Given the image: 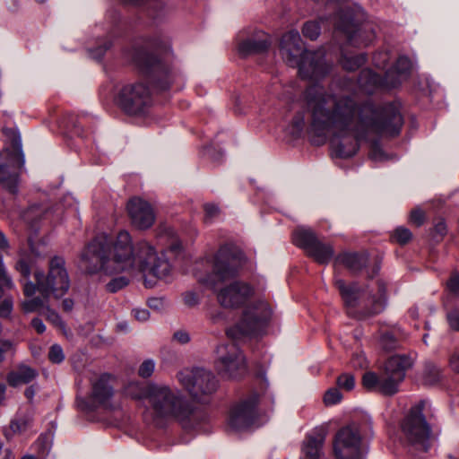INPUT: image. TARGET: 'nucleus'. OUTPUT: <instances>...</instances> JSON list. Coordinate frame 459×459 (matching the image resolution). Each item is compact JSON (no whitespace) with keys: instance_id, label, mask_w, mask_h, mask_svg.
Segmentation results:
<instances>
[{"instance_id":"nucleus-13","label":"nucleus","mask_w":459,"mask_h":459,"mask_svg":"<svg viewBox=\"0 0 459 459\" xmlns=\"http://www.w3.org/2000/svg\"><path fill=\"white\" fill-rule=\"evenodd\" d=\"M424 405L425 403L421 401L411 407L402 423V431L412 446L427 452L429 447L430 428L422 414Z\"/></svg>"},{"instance_id":"nucleus-41","label":"nucleus","mask_w":459,"mask_h":459,"mask_svg":"<svg viewBox=\"0 0 459 459\" xmlns=\"http://www.w3.org/2000/svg\"><path fill=\"white\" fill-rule=\"evenodd\" d=\"M15 346L16 343L12 340L0 341V363L4 360L7 354L14 352Z\"/></svg>"},{"instance_id":"nucleus-52","label":"nucleus","mask_w":459,"mask_h":459,"mask_svg":"<svg viewBox=\"0 0 459 459\" xmlns=\"http://www.w3.org/2000/svg\"><path fill=\"white\" fill-rule=\"evenodd\" d=\"M13 299L6 298L0 304V316L1 317H9L13 311Z\"/></svg>"},{"instance_id":"nucleus-27","label":"nucleus","mask_w":459,"mask_h":459,"mask_svg":"<svg viewBox=\"0 0 459 459\" xmlns=\"http://www.w3.org/2000/svg\"><path fill=\"white\" fill-rule=\"evenodd\" d=\"M0 183L10 193L16 194L18 191L19 175L16 171L11 170L5 165H0Z\"/></svg>"},{"instance_id":"nucleus-15","label":"nucleus","mask_w":459,"mask_h":459,"mask_svg":"<svg viewBox=\"0 0 459 459\" xmlns=\"http://www.w3.org/2000/svg\"><path fill=\"white\" fill-rule=\"evenodd\" d=\"M117 103L129 115H141L152 104L150 89L142 82L125 85L119 91Z\"/></svg>"},{"instance_id":"nucleus-63","label":"nucleus","mask_w":459,"mask_h":459,"mask_svg":"<svg viewBox=\"0 0 459 459\" xmlns=\"http://www.w3.org/2000/svg\"><path fill=\"white\" fill-rule=\"evenodd\" d=\"M74 307V300L71 299H65L62 302V308L65 312L72 311Z\"/></svg>"},{"instance_id":"nucleus-9","label":"nucleus","mask_w":459,"mask_h":459,"mask_svg":"<svg viewBox=\"0 0 459 459\" xmlns=\"http://www.w3.org/2000/svg\"><path fill=\"white\" fill-rule=\"evenodd\" d=\"M411 68V61L407 56H401L386 70L384 78L370 70H363L359 74V83L368 93L373 92L377 87L396 88L409 78Z\"/></svg>"},{"instance_id":"nucleus-19","label":"nucleus","mask_w":459,"mask_h":459,"mask_svg":"<svg viewBox=\"0 0 459 459\" xmlns=\"http://www.w3.org/2000/svg\"><path fill=\"white\" fill-rule=\"evenodd\" d=\"M258 395L251 394L232 407L229 416V425L235 430L250 428L257 417L256 405Z\"/></svg>"},{"instance_id":"nucleus-8","label":"nucleus","mask_w":459,"mask_h":459,"mask_svg":"<svg viewBox=\"0 0 459 459\" xmlns=\"http://www.w3.org/2000/svg\"><path fill=\"white\" fill-rule=\"evenodd\" d=\"M244 263L243 253L233 245L221 246L214 255L212 273L200 281L208 288L215 289L218 282L233 278Z\"/></svg>"},{"instance_id":"nucleus-1","label":"nucleus","mask_w":459,"mask_h":459,"mask_svg":"<svg viewBox=\"0 0 459 459\" xmlns=\"http://www.w3.org/2000/svg\"><path fill=\"white\" fill-rule=\"evenodd\" d=\"M310 114V132L323 143L332 137L337 157L350 158L359 150V142L368 134L397 135L403 124L395 104L376 109L370 103H360L352 94L342 91H325L318 84L305 91Z\"/></svg>"},{"instance_id":"nucleus-6","label":"nucleus","mask_w":459,"mask_h":459,"mask_svg":"<svg viewBox=\"0 0 459 459\" xmlns=\"http://www.w3.org/2000/svg\"><path fill=\"white\" fill-rule=\"evenodd\" d=\"M412 366L410 356L394 355L385 362L381 376L372 371L364 373L362 385L368 391L378 392L384 395H394L399 390L406 371Z\"/></svg>"},{"instance_id":"nucleus-46","label":"nucleus","mask_w":459,"mask_h":459,"mask_svg":"<svg viewBox=\"0 0 459 459\" xmlns=\"http://www.w3.org/2000/svg\"><path fill=\"white\" fill-rule=\"evenodd\" d=\"M373 62L376 67L379 69H385L389 62V53L386 51H380L374 55Z\"/></svg>"},{"instance_id":"nucleus-54","label":"nucleus","mask_w":459,"mask_h":459,"mask_svg":"<svg viewBox=\"0 0 459 459\" xmlns=\"http://www.w3.org/2000/svg\"><path fill=\"white\" fill-rule=\"evenodd\" d=\"M204 212L206 219L212 220L219 213V207L214 204H204Z\"/></svg>"},{"instance_id":"nucleus-10","label":"nucleus","mask_w":459,"mask_h":459,"mask_svg":"<svg viewBox=\"0 0 459 459\" xmlns=\"http://www.w3.org/2000/svg\"><path fill=\"white\" fill-rule=\"evenodd\" d=\"M134 62L143 76L159 91L168 90L175 81L176 74L169 65L152 53L140 52Z\"/></svg>"},{"instance_id":"nucleus-18","label":"nucleus","mask_w":459,"mask_h":459,"mask_svg":"<svg viewBox=\"0 0 459 459\" xmlns=\"http://www.w3.org/2000/svg\"><path fill=\"white\" fill-rule=\"evenodd\" d=\"M293 239L297 246L304 248L319 264H328L333 256V247L319 241L315 232L310 229H297Z\"/></svg>"},{"instance_id":"nucleus-56","label":"nucleus","mask_w":459,"mask_h":459,"mask_svg":"<svg viewBox=\"0 0 459 459\" xmlns=\"http://www.w3.org/2000/svg\"><path fill=\"white\" fill-rule=\"evenodd\" d=\"M134 316L140 322H145L150 317V313L145 308H135L133 310Z\"/></svg>"},{"instance_id":"nucleus-40","label":"nucleus","mask_w":459,"mask_h":459,"mask_svg":"<svg viewBox=\"0 0 459 459\" xmlns=\"http://www.w3.org/2000/svg\"><path fill=\"white\" fill-rule=\"evenodd\" d=\"M305 126V116L303 113H298L292 119L290 133L297 136L299 135L304 129Z\"/></svg>"},{"instance_id":"nucleus-33","label":"nucleus","mask_w":459,"mask_h":459,"mask_svg":"<svg viewBox=\"0 0 459 459\" xmlns=\"http://www.w3.org/2000/svg\"><path fill=\"white\" fill-rule=\"evenodd\" d=\"M321 32L319 22L310 21L304 23L302 27V34L304 37L315 40L318 38Z\"/></svg>"},{"instance_id":"nucleus-57","label":"nucleus","mask_w":459,"mask_h":459,"mask_svg":"<svg viewBox=\"0 0 459 459\" xmlns=\"http://www.w3.org/2000/svg\"><path fill=\"white\" fill-rule=\"evenodd\" d=\"M184 302L188 307H194L198 304V297L194 292H186L184 294Z\"/></svg>"},{"instance_id":"nucleus-21","label":"nucleus","mask_w":459,"mask_h":459,"mask_svg":"<svg viewBox=\"0 0 459 459\" xmlns=\"http://www.w3.org/2000/svg\"><path fill=\"white\" fill-rule=\"evenodd\" d=\"M127 212L132 224L137 229H149L155 221L152 207L142 198H131L127 203Z\"/></svg>"},{"instance_id":"nucleus-49","label":"nucleus","mask_w":459,"mask_h":459,"mask_svg":"<svg viewBox=\"0 0 459 459\" xmlns=\"http://www.w3.org/2000/svg\"><path fill=\"white\" fill-rule=\"evenodd\" d=\"M15 269L21 273L22 277L28 279L30 274V266L29 263L23 258H20L16 263Z\"/></svg>"},{"instance_id":"nucleus-17","label":"nucleus","mask_w":459,"mask_h":459,"mask_svg":"<svg viewBox=\"0 0 459 459\" xmlns=\"http://www.w3.org/2000/svg\"><path fill=\"white\" fill-rule=\"evenodd\" d=\"M216 368L227 377H238L246 372V360L236 343L221 344L217 347Z\"/></svg>"},{"instance_id":"nucleus-38","label":"nucleus","mask_w":459,"mask_h":459,"mask_svg":"<svg viewBox=\"0 0 459 459\" xmlns=\"http://www.w3.org/2000/svg\"><path fill=\"white\" fill-rule=\"evenodd\" d=\"M380 345L385 351H391L398 347L399 342L393 333L385 332L380 337Z\"/></svg>"},{"instance_id":"nucleus-25","label":"nucleus","mask_w":459,"mask_h":459,"mask_svg":"<svg viewBox=\"0 0 459 459\" xmlns=\"http://www.w3.org/2000/svg\"><path fill=\"white\" fill-rule=\"evenodd\" d=\"M37 376L38 373L35 369L26 365H21L15 370L8 374L7 381L10 385L17 386L22 384L30 383Z\"/></svg>"},{"instance_id":"nucleus-37","label":"nucleus","mask_w":459,"mask_h":459,"mask_svg":"<svg viewBox=\"0 0 459 459\" xmlns=\"http://www.w3.org/2000/svg\"><path fill=\"white\" fill-rule=\"evenodd\" d=\"M411 238L412 233L411 232L410 230L404 227L396 228L392 234V238L400 245H404L408 243L411 239Z\"/></svg>"},{"instance_id":"nucleus-24","label":"nucleus","mask_w":459,"mask_h":459,"mask_svg":"<svg viewBox=\"0 0 459 459\" xmlns=\"http://www.w3.org/2000/svg\"><path fill=\"white\" fill-rule=\"evenodd\" d=\"M365 254L344 253L335 258V262L345 265L352 273L359 272L368 263Z\"/></svg>"},{"instance_id":"nucleus-36","label":"nucleus","mask_w":459,"mask_h":459,"mask_svg":"<svg viewBox=\"0 0 459 459\" xmlns=\"http://www.w3.org/2000/svg\"><path fill=\"white\" fill-rule=\"evenodd\" d=\"M3 133L6 136L12 138V145H13V149L21 156V160H19V162H20V165L22 166L24 164L25 160H24V155L22 152V140H21L20 135L18 134H16V132H14L13 130L6 129V128H3Z\"/></svg>"},{"instance_id":"nucleus-61","label":"nucleus","mask_w":459,"mask_h":459,"mask_svg":"<svg viewBox=\"0 0 459 459\" xmlns=\"http://www.w3.org/2000/svg\"><path fill=\"white\" fill-rule=\"evenodd\" d=\"M31 325L37 331L38 333H43L46 330V326L43 321L38 317L32 319Z\"/></svg>"},{"instance_id":"nucleus-5","label":"nucleus","mask_w":459,"mask_h":459,"mask_svg":"<svg viewBox=\"0 0 459 459\" xmlns=\"http://www.w3.org/2000/svg\"><path fill=\"white\" fill-rule=\"evenodd\" d=\"M345 306L350 309H357L359 317L370 316L381 313L386 304L383 282H377V292L372 294V290L362 288L357 282L346 283L342 279L335 280Z\"/></svg>"},{"instance_id":"nucleus-28","label":"nucleus","mask_w":459,"mask_h":459,"mask_svg":"<svg viewBox=\"0 0 459 459\" xmlns=\"http://www.w3.org/2000/svg\"><path fill=\"white\" fill-rule=\"evenodd\" d=\"M333 25L337 30H340L346 35L347 40L351 44H359L357 41V34L359 31L354 30V25L351 23L350 19L342 20L340 17L337 21L336 17H334ZM360 44L366 45L367 43L361 42Z\"/></svg>"},{"instance_id":"nucleus-45","label":"nucleus","mask_w":459,"mask_h":459,"mask_svg":"<svg viewBox=\"0 0 459 459\" xmlns=\"http://www.w3.org/2000/svg\"><path fill=\"white\" fill-rule=\"evenodd\" d=\"M0 280L3 282V285L4 287H6L7 289H9V290L13 289L14 284L13 282L12 278L7 273L2 255H0Z\"/></svg>"},{"instance_id":"nucleus-14","label":"nucleus","mask_w":459,"mask_h":459,"mask_svg":"<svg viewBox=\"0 0 459 459\" xmlns=\"http://www.w3.org/2000/svg\"><path fill=\"white\" fill-rule=\"evenodd\" d=\"M113 377L108 374H103L91 381V392L88 400L77 398V405L83 411H92L99 407L106 410L115 409L113 397L115 394Z\"/></svg>"},{"instance_id":"nucleus-60","label":"nucleus","mask_w":459,"mask_h":459,"mask_svg":"<svg viewBox=\"0 0 459 459\" xmlns=\"http://www.w3.org/2000/svg\"><path fill=\"white\" fill-rule=\"evenodd\" d=\"M370 158L374 160H382L385 158V153L378 146H374L371 152Z\"/></svg>"},{"instance_id":"nucleus-11","label":"nucleus","mask_w":459,"mask_h":459,"mask_svg":"<svg viewBox=\"0 0 459 459\" xmlns=\"http://www.w3.org/2000/svg\"><path fill=\"white\" fill-rule=\"evenodd\" d=\"M272 310L263 300L248 305L243 311L240 320L227 330V335L233 339L258 333L270 320Z\"/></svg>"},{"instance_id":"nucleus-64","label":"nucleus","mask_w":459,"mask_h":459,"mask_svg":"<svg viewBox=\"0 0 459 459\" xmlns=\"http://www.w3.org/2000/svg\"><path fill=\"white\" fill-rule=\"evenodd\" d=\"M35 394H36V389L33 385H30L28 388H26L25 393H24L26 398L30 401H31L34 398Z\"/></svg>"},{"instance_id":"nucleus-29","label":"nucleus","mask_w":459,"mask_h":459,"mask_svg":"<svg viewBox=\"0 0 459 459\" xmlns=\"http://www.w3.org/2000/svg\"><path fill=\"white\" fill-rule=\"evenodd\" d=\"M27 216H35L39 220L56 223L60 221L62 214H54V211L50 208L43 209L39 205H33L29 209Z\"/></svg>"},{"instance_id":"nucleus-32","label":"nucleus","mask_w":459,"mask_h":459,"mask_svg":"<svg viewBox=\"0 0 459 459\" xmlns=\"http://www.w3.org/2000/svg\"><path fill=\"white\" fill-rule=\"evenodd\" d=\"M366 62L364 55L358 56H343L342 58V65L344 69L348 71H354L360 67Z\"/></svg>"},{"instance_id":"nucleus-53","label":"nucleus","mask_w":459,"mask_h":459,"mask_svg":"<svg viewBox=\"0 0 459 459\" xmlns=\"http://www.w3.org/2000/svg\"><path fill=\"white\" fill-rule=\"evenodd\" d=\"M410 220L412 223L419 227L424 222L425 213L420 208H415L411 212Z\"/></svg>"},{"instance_id":"nucleus-23","label":"nucleus","mask_w":459,"mask_h":459,"mask_svg":"<svg viewBox=\"0 0 459 459\" xmlns=\"http://www.w3.org/2000/svg\"><path fill=\"white\" fill-rule=\"evenodd\" d=\"M324 442L325 434L321 430L307 434L301 446L300 459H320Z\"/></svg>"},{"instance_id":"nucleus-62","label":"nucleus","mask_w":459,"mask_h":459,"mask_svg":"<svg viewBox=\"0 0 459 459\" xmlns=\"http://www.w3.org/2000/svg\"><path fill=\"white\" fill-rule=\"evenodd\" d=\"M110 44H105L104 46H100L97 48L94 51H91V55L95 59H100L105 53V51L109 48Z\"/></svg>"},{"instance_id":"nucleus-47","label":"nucleus","mask_w":459,"mask_h":459,"mask_svg":"<svg viewBox=\"0 0 459 459\" xmlns=\"http://www.w3.org/2000/svg\"><path fill=\"white\" fill-rule=\"evenodd\" d=\"M342 399V394L338 389H330L328 390L325 396L324 402L326 405H332L339 403Z\"/></svg>"},{"instance_id":"nucleus-50","label":"nucleus","mask_w":459,"mask_h":459,"mask_svg":"<svg viewBox=\"0 0 459 459\" xmlns=\"http://www.w3.org/2000/svg\"><path fill=\"white\" fill-rule=\"evenodd\" d=\"M447 289L449 291L459 297V273H455L450 277L449 281H447Z\"/></svg>"},{"instance_id":"nucleus-26","label":"nucleus","mask_w":459,"mask_h":459,"mask_svg":"<svg viewBox=\"0 0 459 459\" xmlns=\"http://www.w3.org/2000/svg\"><path fill=\"white\" fill-rule=\"evenodd\" d=\"M31 424V417L28 414L17 415L10 422L9 429H4V434L6 438L13 437V435L22 434L27 431Z\"/></svg>"},{"instance_id":"nucleus-2","label":"nucleus","mask_w":459,"mask_h":459,"mask_svg":"<svg viewBox=\"0 0 459 459\" xmlns=\"http://www.w3.org/2000/svg\"><path fill=\"white\" fill-rule=\"evenodd\" d=\"M80 265L91 274L99 272L107 275L139 272L161 280L167 279L171 272V266L163 254L159 255L145 240L133 244L132 237L126 230L119 231L112 242L106 234L97 236L82 252Z\"/></svg>"},{"instance_id":"nucleus-3","label":"nucleus","mask_w":459,"mask_h":459,"mask_svg":"<svg viewBox=\"0 0 459 459\" xmlns=\"http://www.w3.org/2000/svg\"><path fill=\"white\" fill-rule=\"evenodd\" d=\"M148 398L156 417L178 420L185 429H197L203 420L201 412L194 411L178 389L162 384L148 385Z\"/></svg>"},{"instance_id":"nucleus-12","label":"nucleus","mask_w":459,"mask_h":459,"mask_svg":"<svg viewBox=\"0 0 459 459\" xmlns=\"http://www.w3.org/2000/svg\"><path fill=\"white\" fill-rule=\"evenodd\" d=\"M178 380L190 395L200 402L213 394L218 382L213 374L203 368H185L178 373Z\"/></svg>"},{"instance_id":"nucleus-58","label":"nucleus","mask_w":459,"mask_h":459,"mask_svg":"<svg viewBox=\"0 0 459 459\" xmlns=\"http://www.w3.org/2000/svg\"><path fill=\"white\" fill-rule=\"evenodd\" d=\"M351 363L353 367H358L360 368L367 367V359L362 354L355 355L351 359Z\"/></svg>"},{"instance_id":"nucleus-48","label":"nucleus","mask_w":459,"mask_h":459,"mask_svg":"<svg viewBox=\"0 0 459 459\" xmlns=\"http://www.w3.org/2000/svg\"><path fill=\"white\" fill-rule=\"evenodd\" d=\"M46 317L47 320L53 324L55 326L60 329H65V323L56 311L50 309L49 307H47Z\"/></svg>"},{"instance_id":"nucleus-51","label":"nucleus","mask_w":459,"mask_h":459,"mask_svg":"<svg viewBox=\"0 0 459 459\" xmlns=\"http://www.w3.org/2000/svg\"><path fill=\"white\" fill-rule=\"evenodd\" d=\"M447 321L453 330L459 331V309L455 308L447 313Z\"/></svg>"},{"instance_id":"nucleus-4","label":"nucleus","mask_w":459,"mask_h":459,"mask_svg":"<svg viewBox=\"0 0 459 459\" xmlns=\"http://www.w3.org/2000/svg\"><path fill=\"white\" fill-rule=\"evenodd\" d=\"M280 53L290 66L299 68V74L303 79L317 81L330 72L331 66L325 60L324 51L304 50L298 30H291L282 35Z\"/></svg>"},{"instance_id":"nucleus-16","label":"nucleus","mask_w":459,"mask_h":459,"mask_svg":"<svg viewBox=\"0 0 459 459\" xmlns=\"http://www.w3.org/2000/svg\"><path fill=\"white\" fill-rule=\"evenodd\" d=\"M333 452L337 459H366L358 427L347 426L337 432Z\"/></svg>"},{"instance_id":"nucleus-30","label":"nucleus","mask_w":459,"mask_h":459,"mask_svg":"<svg viewBox=\"0 0 459 459\" xmlns=\"http://www.w3.org/2000/svg\"><path fill=\"white\" fill-rule=\"evenodd\" d=\"M441 379V370L433 363H428L425 366L423 373V381L426 385H433Z\"/></svg>"},{"instance_id":"nucleus-35","label":"nucleus","mask_w":459,"mask_h":459,"mask_svg":"<svg viewBox=\"0 0 459 459\" xmlns=\"http://www.w3.org/2000/svg\"><path fill=\"white\" fill-rule=\"evenodd\" d=\"M126 395L134 399H142L144 396H148V388L146 389L142 384L137 382L130 383L126 387Z\"/></svg>"},{"instance_id":"nucleus-44","label":"nucleus","mask_w":459,"mask_h":459,"mask_svg":"<svg viewBox=\"0 0 459 459\" xmlns=\"http://www.w3.org/2000/svg\"><path fill=\"white\" fill-rule=\"evenodd\" d=\"M48 359L53 363H61L65 359V355L61 346L54 344L50 347Z\"/></svg>"},{"instance_id":"nucleus-34","label":"nucleus","mask_w":459,"mask_h":459,"mask_svg":"<svg viewBox=\"0 0 459 459\" xmlns=\"http://www.w3.org/2000/svg\"><path fill=\"white\" fill-rule=\"evenodd\" d=\"M34 447L37 450L39 456L45 457L48 455L51 448V439L47 434L40 435L37 441L34 443Z\"/></svg>"},{"instance_id":"nucleus-55","label":"nucleus","mask_w":459,"mask_h":459,"mask_svg":"<svg viewBox=\"0 0 459 459\" xmlns=\"http://www.w3.org/2000/svg\"><path fill=\"white\" fill-rule=\"evenodd\" d=\"M173 340L180 344H186L190 341V336L187 332L179 330L174 333Z\"/></svg>"},{"instance_id":"nucleus-39","label":"nucleus","mask_w":459,"mask_h":459,"mask_svg":"<svg viewBox=\"0 0 459 459\" xmlns=\"http://www.w3.org/2000/svg\"><path fill=\"white\" fill-rule=\"evenodd\" d=\"M128 283L129 279L127 277L119 276L113 278L108 283H107L106 289L108 292L115 293L127 286Z\"/></svg>"},{"instance_id":"nucleus-59","label":"nucleus","mask_w":459,"mask_h":459,"mask_svg":"<svg viewBox=\"0 0 459 459\" xmlns=\"http://www.w3.org/2000/svg\"><path fill=\"white\" fill-rule=\"evenodd\" d=\"M449 366L454 372L459 374V353L458 352H455L451 355V357L449 359Z\"/></svg>"},{"instance_id":"nucleus-20","label":"nucleus","mask_w":459,"mask_h":459,"mask_svg":"<svg viewBox=\"0 0 459 459\" xmlns=\"http://www.w3.org/2000/svg\"><path fill=\"white\" fill-rule=\"evenodd\" d=\"M253 293L254 290L249 284L243 281H234L220 290L217 299L224 307H236L244 304Z\"/></svg>"},{"instance_id":"nucleus-22","label":"nucleus","mask_w":459,"mask_h":459,"mask_svg":"<svg viewBox=\"0 0 459 459\" xmlns=\"http://www.w3.org/2000/svg\"><path fill=\"white\" fill-rule=\"evenodd\" d=\"M270 37L262 30L255 31L250 37L240 39L238 45V52L243 56L262 53L268 49Z\"/></svg>"},{"instance_id":"nucleus-31","label":"nucleus","mask_w":459,"mask_h":459,"mask_svg":"<svg viewBox=\"0 0 459 459\" xmlns=\"http://www.w3.org/2000/svg\"><path fill=\"white\" fill-rule=\"evenodd\" d=\"M35 297L29 299H26L22 302V307L25 313H31L39 311V309L45 307V304L48 302V297Z\"/></svg>"},{"instance_id":"nucleus-42","label":"nucleus","mask_w":459,"mask_h":459,"mask_svg":"<svg viewBox=\"0 0 459 459\" xmlns=\"http://www.w3.org/2000/svg\"><path fill=\"white\" fill-rule=\"evenodd\" d=\"M155 369L154 360L145 359L139 367L138 375L143 378L151 377Z\"/></svg>"},{"instance_id":"nucleus-43","label":"nucleus","mask_w":459,"mask_h":459,"mask_svg":"<svg viewBox=\"0 0 459 459\" xmlns=\"http://www.w3.org/2000/svg\"><path fill=\"white\" fill-rule=\"evenodd\" d=\"M337 385L340 388L351 391L355 385L354 377L351 374H342L337 378Z\"/></svg>"},{"instance_id":"nucleus-7","label":"nucleus","mask_w":459,"mask_h":459,"mask_svg":"<svg viewBox=\"0 0 459 459\" xmlns=\"http://www.w3.org/2000/svg\"><path fill=\"white\" fill-rule=\"evenodd\" d=\"M34 278L36 284L30 281L23 283V293L28 298L32 297L36 291H39L45 297L53 295L58 299L63 297L70 288L65 262L61 256H55L50 260L47 275L43 272L36 271Z\"/></svg>"}]
</instances>
